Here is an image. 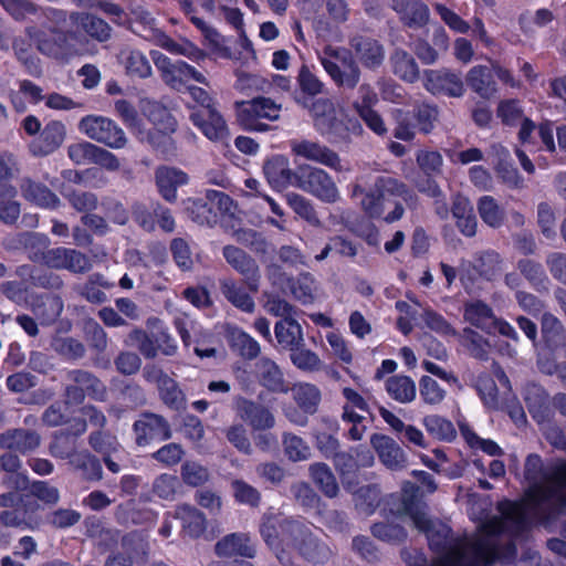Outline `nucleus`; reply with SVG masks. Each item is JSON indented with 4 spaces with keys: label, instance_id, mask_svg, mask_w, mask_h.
Returning <instances> with one entry per match:
<instances>
[{
    "label": "nucleus",
    "instance_id": "nucleus-20",
    "mask_svg": "<svg viewBox=\"0 0 566 566\" xmlns=\"http://www.w3.org/2000/svg\"><path fill=\"white\" fill-rule=\"evenodd\" d=\"M291 151L295 157H301L333 169L340 167L338 154L317 142L310 139L292 140Z\"/></svg>",
    "mask_w": 566,
    "mask_h": 566
},
{
    "label": "nucleus",
    "instance_id": "nucleus-43",
    "mask_svg": "<svg viewBox=\"0 0 566 566\" xmlns=\"http://www.w3.org/2000/svg\"><path fill=\"white\" fill-rule=\"evenodd\" d=\"M38 120V155L46 156L52 154L63 142L65 129L61 122L49 123L42 132Z\"/></svg>",
    "mask_w": 566,
    "mask_h": 566
},
{
    "label": "nucleus",
    "instance_id": "nucleus-55",
    "mask_svg": "<svg viewBox=\"0 0 566 566\" xmlns=\"http://www.w3.org/2000/svg\"><path fill=\"white\" fill-rule=\"evenodd\" d=\"M181 11L189 21L195 25L203 35V38L213 45H218L220 42V33L212 27L208 25L203 18L196 14V8L193 7V0H178Z\"/></svg>",
    "mask_w": 566,
    "mask_h": 566
},
{
    "label": "nucleus",
    "instance_id": "nucleus-59",
    "mask_svg": "<svg viewBox=\"0 0 566 566\" xmlns=\"http://www.w3.org/2000/svg\"><path fill=\"white\" fill-rule=\"evenodd\" d=\"M375 538L388 544H401L407 538L406 528L397 523L376 522L370 527Z\"/></svg>",
    "mask_w": 566,
    "mask_h": 566
},
{
    "label": "nucleus",
    "instance_id": "nucleus-44",
    "mask_svg": "<svg viewBox=\"0 0 566 566\" xmlns=\"http://www.w3.org/2000/svg\"><path fill=\"white\" fill-rule=\"evenodd\" d=\"M310 476L322 494L334 499L339 492V485L331 468L322 462L310 465Z\"/></svg>",
    "mask_w": 566,
    "mask_h": 566
},
{
    "label": "nucleus",
    "instance_id": "nucleus-45",
    "mask_svg": "<svg viewBox=\"0 0 566 566\" xmlns=\"http://www.w3.org/2000/svg\"><path fill=\"white\" fill-rule=\"evenodd\" d=\"M541 333L545 346L552 350L559 348L565 342V331L558 317L545 312L541 318Z\"/></svg>",
    "mask_w": 566,
    "mask_h": 566
},
{
    "label": "nucleus",
    "instance_id": "nucleus-2",
    "mask_svg": "<svg viewBox=\"0 0 566 566\" xmlns=\"http://www.w3.org/2000/svg\"><path fill=\"white\" fill-rule=\"evenodd\" d=\"M260 533L283 566L294 565V552L313 565H325L334 556L329 545L302 520L269 515L263 518Z\"/></svg>",
    "mask_w": 566,
    "mask_h": 566
},
{
    "label": "nucleus",
    "instance_id": "nucleus-22",
    "mask_svg": "<svg viewBox=\"0 0 566 566\" xmlns=\"http://www.w3.org/2000/svg\"><path fill=\"white\" fill-rule=\"evenodd\" d=\"M189 119L210 140H222L228 136L227 122L216 106L192 112Z\"/></svg>",
    "mask_w": 566,
    "mask_h": 566
},
{
    "label": "nucleus",
    "instance_id": "nucleus-13",
    "mask_svg": "<svg viewBox=\"0 0 566 566\" xmlns=\"http://www.w3.org/2000/svg\"><path fill=\"white\" fill-rule=\"evenodd\" d=\"M417 528L426 535L431 552L440 556L441 565L450 566L447 558L458 556L460 549V541L454 538L451 526L442 522L437 523L429 517L426 526Z\"/></svg>",
    "mask_w": 566,
    "mask_h": 566
},
{
    "label": "nucleus",
    "instance_id": "nucleus-6",
    "mask_svg": "<svg viewBox=\"0 0 566 566\" xmlns=\"http://www.w3.org/2000/svg\"><path fill=\"white\" fill-rule=\"evenodd\" d=\"M10 482L20 492L19 503L13 512L0 513V523L2 526H19L22 523L32 526L35 521V482L24 473L12 475Z\"/></svg>",
    "mask_w": 566,
    "mask_h": 566
},
{
    "label": "nucleus",
    "instance_id": "nucleus-7",
    "mask_svg": "<svg viewBox=\"0 0 566 566\" xmlns=\"http://www.w3.org/2000/svg\"><path fill=\"white\" fill-rule=\"evenodd\" d=\"M232 199L222 190L207 189L205 198H189L185 212L193 222L212 227L218 223L220 212L229 211Z\"/></svg>",
    "mask_w": 566,
    "mask_h": 566
},
{
    "label": "nucleus",
    "instance_id": "nucleus-23",
    "mask_svg": "<svg viewBox=\"0 0 566 566\" xmlns=\"http://www.w3.org/2000/svg\"><path fill=\"white\" fill-rule=\"evenodd\" d=\"M318 125L322 135L332 143H348L352 135L358 136L363 133L359 120L349 116L344 118H337L335 115L325 116Z\"/></svg>",
    "mask_w": 566,
    "mask_h": 566
},
{
    "label": "nucleus",
    "instance_id": "nucleus-58",
    "mask_svg": "<svg viewBox=\"0 0 566 566\" xmlns=\"http://www.w3.org/2000/svg\"><path fill=\"white\" fill-rule=\"evenodd\" d=\"M517 269L532 287L539 291L545 289L548 283V276L543 265L532 259H521L517 261Z\"/></svg>",
    "mask_w": 566,
    "mask_h": 566
},
{
    "label": "nucleus",
    "instance_id": "nucleus-16",
    "mask_svg": "<svg viewBox=\"0 0 566 566\" xmlns=\"http://www.w3.org/2000/svg\"><path fill=\"white\" fill-rule=\"evenodd\" d=\"M331 460L343 481H350L359 468L373 465L374 455L366 447L358 446L349 447L347 451L339 449Z\"/></svg>",
    "mask_w": 566,
    "mask_h": 566
},
{
    "label": "nucleus",
    "instance_id": "nucleus-21",
    "mask_svg": "<svg viewBox=\"0 0 566 566\" xmlns=\"http://www.w3.org/2000/svg\"><path fill=\"white\" fill-rule=\"evenodd\" d=\"M501 258L495 251H484L473 258L468 269L460 272V281L463 286L473 284L479 277L491 280L500 270Z\"/></svg>",
    "mask_w": 566,
    "mask_h": 566
},
{
    "label": "nucleus",
    "instance_id": "nucleus-50",
    "mask_svg": "<svg viewBox=\"0 0 566 566\" xmlns=\"http://www.w3.org/2000/svg\"><path fill=\"white\" fill-rule=\"evenodd\" d=\"M407 114L410 116L416 128L420 133L428 135L434 129L439 112L434 104L422 102L415 104L412 111Z\"/></svg>",
    "mask_w": 566,
    "mask_h": 566
},
{
    "label": "nucleus",
    "instance_id": "nucleus-39",
    "mask_svg": "<svg viewBox=\"0 0 566 566\" xmlns=\"http://www.w3.org/2000/svg\"><path fill=\"white\" fill-rule=\"evenodd\" d=\"M274 335L277 344L283 349H294L304 345L302 326L294 317L281 318L274 325Z\"/></svg>",
    "mask_w": 566,
    "mask_h": 566
},
{
    "label": "nucleus",
    "instance_id": "nucleus-18",
    "mask_svg": "<svg viewBox=\"0 0 566 566\" xmlns=\"http://www.w3.org/2000/svg\"><path fill=\"white\" fill-rule=\"evenodd\" d=\"M263 172L269 186L276 191H282L290 186L297 187L298 169L294 171L290 167V160L283 155H273L263 166Z\"/></svg>",
    "mask_w": 566,
    "mask_h": 566
},
{
    "label": "nucleus",
    "instance_id": "nucleus-41",
    "mask_svg": "<svg viewBox=\"0 0 566 566\" xmlns=\"http://www.w3.org/2000/svg\"><path fill=\"white\" fill-rule=\"evenodd\" d=\"M144 115L153 128L177 132L178 120L165 104L158 101H147L144 104Z\"/></svg>",
    "mask_w": 566,
    "mask_h": 566
},
{
    "label": "nucleus",
    "instance_id": "nucleus-61",
    "mask_svg": "<svg viewBox=\"0 0 566 566\" xmlns=\"http://www.w3.org/2000/svg\"><path fill=\"white\" fill-rule=\"evenodd\" d=\"M124 345L127 347H134L147 359L155 358L157 356V347L154 342V337L149 336L143 328H134L124 339Z\"/></svg>",
    "mask_w": 566,
    "mask_h": 566
},
{
    "label": "nucleus",
    "instance_id": "nucleus-47",
    "mask_svg": "<svg viewBox=\"0 0 566 566\" xmlns=\"http://www.w3.org/2000/svg\"><path fill=\"white\" fill-rule=\"evenodd\" d=\"M478 214L486 226L501 228L506 219L505 209L491 196H482L478 199Z\"/></svg>",
    "mask_w": 566,
    "mask_h": 566
},
{
    "label": "nucleus",
    "instance_id": "nucleus-27",
    "mask_svg": "<svg viewBox=\"0 0 566 566\" xmlns=\"http://www.w3.org/2000/svg\"><path fill=\"white\" fill-rule=\"evenodd\" d=\"M158 192L168 202L177 200V190L188 182V175L179 168L160 166L155 171Z\"/></svg>",
    "mask_w": 566,
    "mask_h": 566
},
{
    "label": "nucleus",
    "instance_id": "nucleus-3",
    "mask_svg": "<svg viewBox=\"0 0 566 566\" xmlns=\"http://www.w3.org/2000/svg\"><path fill=\"white\" fill-rule=\"evenodd\" d=\"M41 17H44L46 21L41 22V30H38V51L65 63L76 52L72 43L75 40V34L64 29L66 25L65 11L38 7V19Z\"/></svg>",
    "mask_w": 566,
    "mask_h": 566
},
{
    "label": "nucleus",
    "instance_id": "nucleus-53",
    "mask_svg": "<svg viewBox=\"0 0 566 566\" xmlns=\"http://www.w3.org/2000/svg\"><path fill=\"white\" fill-rule=\"evenodd\" d=\"M61 193L67 203L77 212L86 214L98 208V197L95 192H85V190L63 188Z\"/></svg>",
    "mask_w": 566,
    "mask_h": 566
},
{
    "label": "nucleus",
    "instance_id": "nucleus-48",
    "mask_svg": "<svg viewBox=\"0 0 566 566\" xmlns=\"http://www.w3.org/2000/svg\"><path fill=\"white\" fill-rule=\"evenodd\" d=\"M70 464L81 472L84 480L87 481H99L103 479V465L101 460L91 454L90 451H78L77 454L73 455L70 460Z\"/></svg>",
    "mask_w": 566,
    "mask_h": 566
},
{
    "label": "nucleus",
    "instance_id": "nucleus-15",
    "mask_svg": "<svg viewBox=\"0 0 566 566\" xmlns=\"http://www.w3.org/2000/svg\"><path fill=\"white\" fill-rule=\"evenodd\" d=\"M497 557V544L488 537H480L471 544L469 557L460 548L458 556H449L447 560L450 566H492Z\"/></svg>",
    "mask_w": 566,
    "mask_h": 566
},
{
    "label": "nucleus",
    "instance_id": "nucleus-32",
    "mask_svg": "<svg viewBox=\"0 0 566 566\" xmlns=\"http://www.w3.org/2000/svg\"><path fill=\"white\" fill-rule=\"evenodd\" d=\"M256 378L259 384L266 388L268 391L274 394H286L291 388L284 380L283 373L279 368V365L270 359L263 357L256 365Z\"/></svg>",
    "mask_w": 566,
    "mask_h": 566
},
{
    "label": "nucleus",
    "instance_id": "nucleus-28",
    "mask_svg": "<svg viewBox=\"0 0 566 566\" xmlns=\"http://www.w3.org/2000/svg\"><path fill=\"white\" fill-rule=\"evenodd\" d=\"M71 21L91 39L103 43L112 38V28L102 17L86 11L72 12Z\"/></svg>",
    "mask_w": 566,
    "mask_h": 566
},
{
    "label": "nucleus",
    "instance_id": "nucleus-60",
    "mask_svg": "<svg viewBox=\"0 0 566 566\" xmlns=\"http://www.w3.org/2000/svg\"><path fill=\"white\" fill-rule=\"evenodd\" d=\"M124 345L127 347H134L147 359L155 358L157 356V347L154 342V337L149 336L143 328H134L124 339Z\"/></svg>",
    "mask_w": 566,
    "mask_h": 566
},
{
    "label": "nucleus",
    "instance_id": "nucleus-29",
    "mask_svg": "<svg viewBox=\"0 0 566 566\" xmlns=\"http://www.w3.org/2000/svg\"><path fill=\"white\" fill-rule=\"evenodd\" d=\"M370 441L384 465L391 470H398L405 467V453L401 447L391 437L375 433Z\"/></svg>",
    "mask_w": 566,
    "mask_h": 566
},
{
    "label": "nucleus",
    "instance_id": "nucleus-17",
    "mask_svg": "<svg viewBox=\"0 0 566 566\" xmlns=\"http://www.w3.org/2000/svg\"><path fill=\"white\" fill-rule=\"evenodd\" d=\"M424 87L433 95L461 97L465 93L460 74L448 70H428L424 72Z\"/></svg>",
    "mask_w": 566,
    "mask_h": 566
},
{
    "label": "nucleus",
    "instance_id": "nucleus-40",
    "mask_svg": "<svg viewBox=\"0 0 566 566\" xmlns=\"http://www.w3.org/2000/svg\"><path fill=\"white\" fill-rule=\"evenodd\" d=\"M119 61L124 64L126 74L132 77L146 78L151 74V66L145 53L140 50L126 46L120 49Z\"/></svg>",
    "mask_w": 566,
    "mask_h": 566
},
{
    "label": "nucleus",
    "instance_id": "nucleus-57",
    "mask_svg": "<svg viewBox=\"0 0 566 566\" xmlns=\"http://www.w3.org/2000/svg\"><path fill=\"white\" fill-rule=\"evenodd\" d=\"M460 343L471 356L479 360H486L489 358L490 343L476 331L470 327L464 328L460 335Z\"/></svg>",
    "mask_w": 566,
    "mask_h": 566
},
{
    "label": "nucleus",
    "instance_id": "nucleus-62",
    "mask_svg": "<svg viewBox=\"0 0 566 566\" xmlns=\"http://www.w3.org/2000/svg\"><path fill=\"white\" fill-rule=\"evenodd\" d=\"M111 289L113 284L107 283L99 272L91 274L87 282L81 287L80 294L90 303L103 304L106 295L101 289Z\"/></svg>",
    "mask_w": 566,
    "mask_h": 566
},
{
    "label": "nucleus",
    "instance_id": "nucleus-1",
    "mask_svg": "<svg viewBox=\"0 0 566 566\" xmlns=\"http://www.w3.org/2000/svg\"><path fill=\"white\" fill-rule=\"evenodd\" d=\"M527 486L518 501L505 500L497 505L502 516L524 528L527 514L549 521L566 512V460L545 465L541 455L531 453L523 469Z\"/></svg>",
    "mask_w": 566,
    "mask_h": 566
},
{
    "label": "nucleus",
    "instance_id": "nucleus-19",
    "mask_svg": "<svg viewBox=\"0 0 566 566\" xmlns=\"http://www.w3.org/2000/svg\"><path fill=\"white\" fill-rule=\"evenodd\" d=\"M238 417L254 430H268L274 426V417L263 403L239 396L234 400Z\"/></svg>",
    "mask_w": 566,
    "mask_h": 566
},
{
    "label": "nucleus",
    "instance_id": "nucleus-5",
    "mask_svg": "<svg viewBox=\"0 0 566 566\" xmlns=\"http://www.w3.org/2000/svg\"><path fill=\"white\" fill-rule=\"evenodd\" d=\"M281 104L266 96H256L248 101L235 102L237 123L245 132L264 133L270 129L265 120H276L280 117Z\"/></svg>",
    "mask_w": 566,
    "mask_h": 566
},
{
    "label": "nucleus",
    "instance_id": "nucleus-46",
    "mask_svg": "<svg viewBox=\"0 0 566 566\" xmlns=\"http://www.w3.org/2000/svg\"><path fill=\"white\" fill-rule=\"evenodd\" d=\"M220 290L226 300L234 307L252 313L255 310V302L245 290L238 285L233 279H223L220 283Z\"/></svg>",
    "mask_w": 566,
    "mask_h": 566
},
{
    "label": "nucleus",
    "instance_id": "nucleus-34",
    "mask_svg": "<svg viewBox=\"0 0 566 566\" xmlns=\"http://www.w3.org/2000/svg\"><path fill=\"white\" fill-rule=\"evenodd\" d=\"M463 317L470 325L482 332L494 335L495 314L492 307L481 300L467 302L463 308Z\"/></svg>",
    "mask_w": 566,
    "mask_h": 566
},
{
    "label": "nucleus",
    "instance_id": "nucleus-56",
    "mask_svg": "<svg viewBox=\"0 0 566 566\" xmlns=\"http://www.w3.org/2000/svg\"><path fill=\"white\" fill-rule=\"evenodd\" d=\"M423 426L433 439L450 442L457 438V430L453 423L441 416L431 415L424 417Z\"/></svg>",
    "mask_w": 566,
    "mask_h": 566
},
{
    "label": "nucleus",
    "instance_id": "nucleus-14",
    "mask_svg": "<svg viewBox=\"0 0 566 566\" xmlns=\"http://www.w3.org/2000/svg\"><path fill=\"white\" fill-rule=\"evenodd\" d=\"M223 259L241 274L249 291L256 293L260 286L261 273L256 261L245 251L234 245L223 248Z\"/></svg>",
    "mask_w": 566,
    "mask_h": 566
},
{
    "label": "nucleus",
    "instance_id": "nucleus-64",
    "mask_svg": "<svg viewBox=\"0 0 566 566\" xmlns=\"http://www.w3.org/2000/svg\"><path fill=\"white\" fill-rule=\"evenodd\" d=\"M314 279L311 272H302L290 282L293 296L302 304L307 305L314 301Z\"/></svg>",
    "mask_w": 566,
    "mask_h": 566
},
{
    "label": "nucleus",
    "instance_id": "nucleus-11",
    "mask_svg": "<svg viewBox=\"0 0 566 566\" xmlns=\"http://www.w3.org/2000/svg\"><path fill=\"white\" fill-rule=\"evenodd\" d=\"M135 443L138 447L158 444L172 438V428L164 416L144 411L133 424Z\"/></svg>",
    "mask_w": 566,
    "mask_h": 566
},
{
    "label": "nucleus",
    "instance_id": "nucleus-63",
    "mask_svg": "<svg viewBox=\"0 0 566 566\" xmlns=\"http://www.w3.org/2000/svg\"><path fill=\"white\" fill-rule=\"evenodd\" d=\"M230 347L245 359L256 358L261 353L260 344L243 331L231 334Z\"/></svg>",
    "mask_w": 566,
    "mask_h": 566
},
{
    "label": "nucleus",
    "instance_id": "nucleus-26",
    "mask_svg": "<svg viewBox=\"0 0 566 566\" xmlns=\"http://www.w3.org/2000/svg\"><path fill=\"white\" fill-rule=\"evenodd\" d=\"M397 513L409 516L416 527H423L429 523V516L419 497L418 485L408 483L402 488Z\"/></svg>",
    "mask_w": 566,
    "mask_h": 566
},
{
    "label": "nucleus",
    "instance_id": "nucleus-12",
    "mask_svg": "<svg viewBox=\"0 0 566 566\" xmlns=\"http://www.w3.org/2000/svg\"><path fill=\"white\" fill-rule=\"evenodd\" d=\"M78 129L90 138L112 149H122L127 143L123 128L114 120L103 116L88 115L82 118Z\"/></svg>",
    "mask_w": 566,
    "mask_h": 566
},
{
    "label": "nucleus",
    "instance_id": "nucleus-51",
    "mask_svg": "<svg viewBox=\"0 0 566 566\" xmlns=\"http://www.w3.org/2000/svg\"><path fill=\"white\" fill-rule=\"evenodd\" d=\"M33 285L28 281H8L1 284L0 290L9 300L17 304H25L33 310L35 305Z\"/></svg>",
    "mask_w": 566,
    "mask_h": 566
},
{
    "label": "nucleus",
    "instance_id": "nucleus-35",
    "mask_svg": "<svg viewBox=\"0 0 566 566\" xmlns=\"http://www.w3.org/2000/svg\"><path fill=\"white\" fill-rule=\"evenodd\" d=\"M174 133L160 128H149L142 133V142L148 144L157 156L169 160L178 155V146L172 137Z\"/></svg>",
    "mask_w": 566,
    "mask_h": 566
},
{
    "label": "nucleus",
    "instance_id": "nucleus-54",
    "mask_svg": "<svg viewBox=\"0 0 566 566\" xmlns=\"http://www.w3.org/2000/svg\"><path fill=\"white\" fill-rule=\"evenodd\" d=\"M293 397L298 408L305 413L314 415L317 411L321 401L319 389L311 384H300L293 389Z\"/></svg>",
    "mask_w": 566,
    "mask_h": 566
},
{
    "label": "nucleus",
    "instance_id": "nucleus-37",
    "mask_svg": "<svg viewBox=\"0 0 566 566\" xmlns=\"http://www.w3.org/2000/svg\"><path fill=\"white\" fill-rule=\"evenodd\" d=\"M0 448L27 454L35 449V432L24 428L7 429L0 433Z\"/></svg>",
    "mask_w": 566,
    "mask_h": 566
},
{
    "label": "nucleus",
    "instance_id": "nucleus-8",
    "mask_svg": "<svg viewBox=\"0 0 566 566\" xmlns=\"http://www.w3.org/2000/svg\"><path fill=\"white\" fill-rule=\"evenodd\" d=\"M324 71L337 87L353 90L360 80V70L349 51L342 54L338 50L326 49L319 57Z\"/></svg>",
    "mask_w": 566,
    "mask_h": 566
},
{
    "label": "nucleus",
    "instance_id": "nucleus-49",
    "mask_svg": "<svg viewBox=\"0 0 566 566\" xmlns=\"http://www.w3.org/2000/svg\"><path fill=\"white\" fill-rule=\"evenodd\" d=\"M389 396L398 402H410L416 398L417 388L415 381L405 375H394L386 381Z\"/></svg>",
    "mask_w": 566,
    "mask_h": 566
},
{
    "label": "nucleus",
    "instance_id": "nucleus-33",
    "mask_svg": "<svg viewBox=\"0 0 566 566\" xmlns=\"http://www.w3.org/2000/svg\"><path fill=\"white\" fill-rule=\"evenodd\" d=\"M216 554L220 557L240 556L253 558L256 554L255 547L245 533H229L216 544Z\"/></svg>",
    "mask_w": 566,
    "mask_h": 566
},
{
    "label": "nucleus",
    "instance_id": "nucleus-36",
    "mask_svg": "<svg viewBox=\"0 0 566 566\" xmlns=\"http://www.w3.org/2000/svg\"><path fill=\"white\" fill-rule=\"evenodd\" d=\"M156 384L160 400L172 411L186 408V397L179 384L163 370L157 371Z\"/></svg>",
    "mask_w": 566,
    "mask_h": 566
},
{
    "label": "nucleus",
    "instance_id": "nucleus-9",
    "mask_svg": "<svg viewBox=\"0 0 566 566\" xmlns=\"http://www.w3.org/2000/svg\"><path fill=\"white\" fill-rule=\"evenodd\" d=\"M70 381L65 387V402L71 405H81L84 402L85 397L104 401L107 397L106 386L101 379L86 370L75 369L66 375Z\"/></svg>",
    "mask_w": 566,
    "mask_h": 566
},
{
    "label": "nucleus",
    "instance_id": "nucleus-31",
    "mask_svg": "<svg viewBox=\"0 0 566 566\" xmlns=\"http://www.w3.org/2000/svg\"><path fill=\"white\" fill-rule=\"evenodd\" d=\"M465 80L468 86L483 99H490L499 92L492 67L484 64H475L468 72Z\"/></svg>",
    "mask_w": 566,
    "mask_h": 566
},
{
    "label": "nucleus",
    "instance_id": "nucleus-25",
    "mask_svg": "<svg viewBox=\"0 0 566 566\" xmlns=\"http://www.w3.org/2000/svg\"><path fill=\"white\" fill-rule=\"evenodd\" d=\"M391 9L396 11L403 25L420 29L428 24L430 9L421 0H391Z\"/></svg>",
    "mask_w": 566,
    "mask_h": 566
},
{
    "label": "nucleus",
    "instance_id": "nucleus-38",
    "mask_svg": "<svg viewBox=\"0 0 566 566\" xmlns=\"http://www.w3.org/2000/svg\"><path fill=\"white\" fill-rule=\"evenodd\" d=\"M325 430L313 431L316 450L327 460H331L340 450V442L337 438L338 422L334 419H324Z\"/></svg>",
    "mask_w": 566,
    "mask_h": 566
},
{
    "label": "nucleus",
    "instance_id": "nucleus-24",
    "mask_svg": "<svg viewBox=\"0 0 566 566\" xmlns=\"http://www.w3.org/2000/svg\"><path fill=\"white\" fill-rule=\"evenodd\" d=\"M349 46L365 69L376 70L384 63V46L378 40L355 35L349 40Z\"/></svg>",
    "mask_w": 566,
    "mask_h": 566
},
{
    "label": "nucleus",
    "instance_id": "nucleus-4",
    "mask_svg": "<svg viewBox=\"0 0 566 566\" xmlns=\"http://www.w3.org/2000/svg\"><path fill=\"white\" fill-rule=\"evenodd\" d=\"M386 191L402 198L406 202L417 198L412 189L394 177L380 176L368 189H365L359 184L352 185V198L361 197V210L374 219L380 218L384 213Z\"/></svg>",
    "mask_w": 566,
    "mask_h": 566
},
{
    "label": "nucleus",
    "instance_id": "nucleus-10",
    "mask_svg": "<svg viewBox=\"0 0 566 566\" xmlns=\"http://www.w3.org/2000/svg\"><path fill=\"white\" fill-rule=\"evenodd\" d=\"M297 188L324 203H336L340 199L339 190L332 176L321 168L308 165L298 167Z\"/></svg>",
    "mask_w": 566,
    "mask_h": 566
},
{
    "label": "nucleus",
    "instance_id": "nucleus-52",
    "mask_svg": "<svg viewBox=\"0 0 566 566\" xmlns=\"http://www.w3.org/2000/svg\"><path fill=\"white\" fill-rule=\"evenodd\" d=\"M62 308L60 296L52 293L38 294V325L52 324L61 315Z\"/></svg>",
    "mask_w": 566,
    "mask_h": 566
},
{
    "label": "nucleus",
    "instance_id": "nucleus-30",
    "mask_svg": "<svg viewBox=\"0 0 566 566\" xmlns=\"http://www.w3.org/2000/svg\"><path fill=\"white\" fill-rule=\"evenodd\" d=\"M175 517L181 522V536L198 539L207 530V517L200 510L181 504L175 511Z\"/></svg>",
    "mask_w": 566,
    "mask_h": 566
},
{
    "label": "nucleus",
    "instance_id": "nucleus-42",
    "mask_svg": "<svg viewBox=\"0 0 566 566\" xmlns=\"http://www.w3.org/2000/svg\"><path fill=\"white\" fill-rule=\"evenodd\" d=\"M391 71L394 75L407 83H416L420 77L416 59L402 49H396L391 54Z\"/></svg>",
    "mask_w": 566,
    "mask_h": 566
}]
</instances>
